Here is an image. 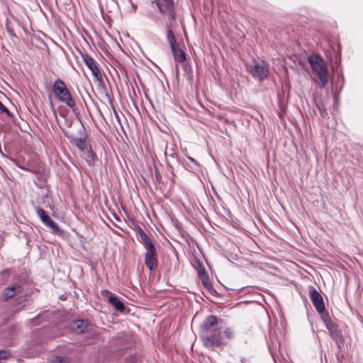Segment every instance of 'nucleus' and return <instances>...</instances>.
<instances>
[{
  "label": "nucleus",
  "instance_id": "obj_9",
  "mask_svg": "<svg viewBox=\"0 0 363 363\" xmlns=\"http://www.w3.org/2000/svg\"><path fill=\"white\" fill-rule=\"evenodd\" d=\"M83 60L88 68L91 71L94 78L98 81L102 80V74L96 62L88 54L82 55Z\"/></svg>",
  "mask_w": 363,
  "mask_h": 363
},
{
  "label": "nucleus",
  "instance_id": "obj_24",
  "mask_svg": "<svg viewBox=\"0 0 363 363\" xmlns=\"http://www.w3.org/2000/svg\"><path fill=\"white\" fill-rule=\"evenodd\" d=\"M3 274L4 275H9V271H5Z\"/></svg>",
  "mask_w": 363,
  "mask_h": 363
},
{
  "label": "nucleus",
  "instance_id": "obj_8",
  "mask_svg": "<svg viewBox=\"0 0 363 363\" xmlns=\"http://www.w3.org/2000/svg\"><path fill=\"white\" fill-rule=\"evenodd\" d=\"M309 296L315 310L319 313L325 311V305L320 294L313 287H309Z\"/></svg>",
  "mask_w": 363,
  "mask_h": 363
},
{
  "label": "nucleus",
  "instance_id": "obj_19",
  "mask_svg": "<svg viewBox=\"0 0 363 363\" xmlns=\"http://www.w3.org/2000/svg\"><path fill=\"white\" fill-rule=\"evenodd\" d=\"M11 357V352L7 350H0V359H6Z\"/></svg>",
  "mask_w": 363,
  "mask_h": 363
},
{
  "label": "nucleus",
  "instance_id": "obj_3",
  "mask_svg": "<svg viewBox=\"0 0 363 363\" xmlns=\"http://www.w3.org/2000/svg\"><path fill=\"white\" fill-rule=\"evenodd\" d=\"M311 67L319 79L320 88H325L328 82L329 72L323 59L317 55H312L308 57Z\"/></svg>",
  "mask_w": 363,
  "mask_h": 363
},
{
  "label": "nucleus",
  "instance_id": "obj_4",
  "mask_svg": "<svg viewBox=\"0 0 363 363\" xmlns=\"http://www.w3.org/2000/svg\"><path fill=\"white\" fill-rule=\"evenodd\" d=\"M52 91L55 96L60 101L65 104L72 110L75 109L76 102L69 90L67 88L65 83L62 79H57L54 82Z\"/></svg>",
  "mask_w": 363,
  "mask_h": 363
},
{
  "label": "nucleus",
  "instance_id": "obj_18",
  "mask_svg": "<svg viewBox=\"0 0 363 363\" xmlns=\"http://www.w3.org/2000/svg\"><path fill=\"white\" fill-rule=\"evenodd\" d=\"M36 213L41 221H44L45 219L48 216L46 211L39 207L35 208Z\"/></svg>",
  "mask_w": 363,
  "mask_h": 363
},
{
  "label": "nucleus",
  "instance_id": "obj_12",
  "mask_svg": "<svg viewBox=\"0 0 363 363\" xmlns=\"http://www.w3.org/2000/svg\"><path fill=\"white\" fill-rule=\"evenodd\" d=\"M82 157L85 159L89 166L94 165L96 160V155L93 152L91 149H86L82 151Z\"/></svg>",
  "mask_w": 363,
  "mask_h": 363
},
{
  "label": "nucleus",
  "instance_id": "obj_20",
  "mask_svg": "<svg viewBox=\"0 0 363 363\" xmlns=\"http://www.w3.org/2000/svg\"><path fill=\"white\" fill-rule=\"evenodd\" d=\"M52 363H66V360L61 357H55L52 360Z\"/></svg>",
  "mask_w": 363,
  "mask_h": 363
},
{
  "label": "nucleus",
  "instance_id": "obj_15",
  "mask_svg": "<svg viewBox=\"0 0 363 363\" xmlns=\"http://www.w3.org/2000/svg\"><path fill=\"white\" fill-rule=\"evenodd\" d=\"M72 143L75 145L82 152L87 149V144L85 137L74 138Z\"/></svg>",
  "mask_w": 363,
  "mask_h": 363
},
{
  "label": "nucleus",
  "instance_id": "obj_6",
  "mask_svg": "<svg viewBox=\"0 0 363 363\" xmlns=\"http://www.w3.org/2000/svg\"><path fill=\"white\" fill-rule=\"evenodd\" d=\"M24 294L23 284L16 282L5 288L1 293V296L4 300H8L15 296H20L23 298V301H26V298Z\"/></svg>",
  "mask_w": 363,
  "mask_h": 363
},
{
  "label": "nucleus",
  "instance_id": "obj_2",
  "mask_svg": "<svg viewBox=\"0 0 363 363\" xmlns=\"http://www.w3.org/2000/svg\"><path fill=\"white\" fill-rule=\"evenodd\" d=\"M140 242L143 244L145 252V264L150 271H155L158 264L157 252L154 243L150 237L143 230L139 232Z\"/></svg>",
  "mask_w": 363,
  "mask_h": 363
},
{
  "label": "nucleus",
  "instance_id": "obj_1",
  "mask_svg": "<svg viewBox=\"0 0 363 363\" xmlns=\"http://www.w3.org/2000/svg\"><path fill=\"white\" fill-rule=\"evenodd\" d=\"M217 322L218 318L215 315H209L201 325V340L207 348L218 347L227 344L221 328H215Z\"/></svg>",
  "mask_w": 363,
  "mask_h": 363
},
{
  "label": "nucleus",
  "instance_id": "obj_14",
  "mask_svg": "<svg viewBox=\"0 0 363 363\" xmlns=\"http://www.w3.org/2000/svg\"><path fill=\"white\" fill-rule=\"evenodd\" d=\"M109 303L120 312H123L125 311V306L123 302H121L118 297L111 295L108 297Z\"/></svg>",
  "mask_w": 363,
  "mask_h": 363
},
{
  "label": "nucleus",
  "instance_id": "obj_23",
  "mask_svg": "<svg viewBox=\"0 0 363 363\" xmlns=\"http://www.w3.org/2000/svg\"><path fill=\"white\" fill-rule=\"evenodd\" d=\"M188 159L191 162H193L196 166H198V163L192 157H188Z\"/></svg>",
  "mask_w": 363,
  "mask_h": 363
},
{
  "label": "nucleus",
  "instance_id": "obj_10",
  "mask_svg": "<svg viewBox=\"0 0 363 363\" xmlns=\"http://www.w3.org/2000/svg\"><path fill=\"white\" fill-rule=\"evenodd\" d=\"M88 323L84 320H76L71 323L70 328L77 333H82L87 330Z\"/></svg>",
  "mask_w": 363,
  "mask_h": 363
},
{
  "label": "nucleus",
  "instance_id": "obj_11",
  "mask_svg": "<svg viewBox=\"0 0 363 363\" xmlns=\"http://www.w3.org/2000/svg\"><path fill=\"white\" fill-rule=\"evenodd\" d=\"M45 225L52 230V233L56 235H62V232L58 227L57 224L52 220L48 216L44 221H42Z\"/></svg>",
  "mask_w": 363,
  "mask_h": 363
},
{
  "label": "nucleus",
  "instance_id": "obj_5",
  "mask_svg": "<svg viewBox=\"0 0 363 363\" xmlns=\"http://www.w3.org/2000/svg\"><path fill=\"white\" fill-rule=\"evenodd\" d=\"M247 69L255 77L262 80L267 77L268 65L263 60H253L252 64L247 65Z\"/></svg>",
  "mask_w": 363,
  "mask_h": 363
},
{
  "label": "nucleus",
  "instance_id": "obj_21",
  "mask_svg": "<svg viewBox=\"0 0 363 363\" xmlns=\"http://www.w3.org/2000/svg\"><path fill=\"white\" fill-rule=\"evenodd\" d=\"M0 110L3 113H6L7 115H10V112L6 107L0 101Z\"/></svg>",
  "mask_w": 363,
  "mask_h": 363
},
{
  "label": "nucleus",
  "instance_id": "obj_7",
  "mask_svg": "<svg viewBox=\"0 0 363 363\" xmlns=\"http://www.w3.org/2000/svg\"><path fill=\"white\" fill-rule=\"evenodd\" d=\"M160 11L166 15L169 20H174L173 0H154Z\"/></svg>",
  "mask_w": 363,
  "mask_h": 363
},
{
  "label": "nucleus",
  "instance_id": "obj_16",
  "mask_svg": "<svg viewBox=\"0 0 363 363\" xmlns=\"http://www.w3.org/2000/svg\"><path fill=\"white\" fill-rule=\"evenodd\" d=\"M167 40L171 48L177 45L174 35L171 29H168L167 31Z\"/></svg>",
  "mask_w": 363,
  "mask_h": 363
},
{
  "label": "nucleus",
  "instance_id": "obj_17",
  "mask_svg": "<svg viewBox=\"0 0 363 363\" xmlns=\"http://www.w3.org/2000/svg\"><path fill=\"white\" fill-rule=\"evenodd\" d=\"M223 337L225 341L231 340L234 337V332L230 328H226L223 331Z\"/></svg>",
  "mask_w": 363,
  "mask_h": 363
},
{
  "label": "nucleus",
  "instance_id": "obj_22",
  "mask_svg": "<svg viewBox=\"0 0 363 363\" xmlns=\"http://www.w3.org/2000/svg\"><path fill=\"white\" fill-rule=\"evenodd\" d=\"M7 31L11 37H16L14 31L12 29L7 28Z\"/></svg>",
  "mask_w": 363,
  "mask_h": 363
},
{
  "label": "nucleus",
  "instance_id": "obj_25",
  "mask_svg": "<svg viewBox=\"0 0 363 363\" xmlns=\"http://www.w3.org/2000/svg\"><path fill=\"white\" fill-rule=\"evenodd\" d=\"M132 6L134 9V10L136 9L137 6L135 4H134L133 3H132Z\"/></svg>",
  "mask_w": 363,
  "mask_h": 363
},
{
  "label": "nucleus",
  "instance_id": "obj_13",
  "mask_svg": "<svg viewBox=\"0 0 363 363\" xmlns=\"http://www.w3.org/2000/svg\"><path fill=\"white\" fill-rule=\"evenodd\" d=\"M174 59L176 62H183L186 60V55L183 50H182L178 45L171 48Z\"/></svg>",
  "mask_w": 363,
  "mask_h": 363
}]
</instances>
